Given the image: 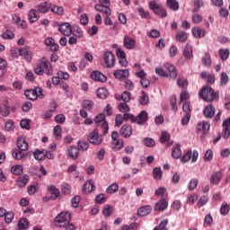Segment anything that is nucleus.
Wrapping results in <instances>:
<instances>
[{"label": "nucleus", "mask_w": 230, "mask_h": 230, "mask_svg": "<svg viewBox=\"0 0 230 230\" xmlns=\"http://www.w3.org/2000/svg\"><path fill=\"white\" fill-rule=\"evenodd\" d=\"M128 119H130L132 123L145 125V122L148 121V113L146 111H142L137 117L132 113H124L123 116L121 114H117L115 119L116 126L120 127V125H123V121H128Z\"/></svg>", "instance_id": "1"}, {"label": "nucleus", "mask_w": 230, "mask_h": 230, "mask_svg": "<svg viewBox=\"0 0 230 230\" xmlns=\"http://www.w3.org/2000/svg\"><path fill=\"white\" fill-rule=\"evenodd\" d=\"M35 75H39L42 76V75H48V76H51L53 75V67L51 66V63L46 58H42V59L38 62L34 67Z\"/></svg>", "instance_id": "2"}, {"label": "nucleus", "mask_w": 230, "mask_h": 230, "mask_svg": "<svg viewBox=\"0 0 230 230\" xmlns=\"http://www.w3.org/2000/svg\"><path fill=\"white\" fill-rule=\"evenodd\" d=\"M199 96L204 102H217L218 101V93L215 92L213 88L209 85L203 86L199 92Z\"/></svg>", "instance_id": "3"}, {"label": "nucleus", "mask_w": 230, "mask_h": 230, "mask_svg": "<svg viewBox=\"0 0 230 230\" xmlns=\"http://www.w3.org/2000/svg\"><path fill=\"white\" fill-rule=\"evenodd\" d=\"M149 8L155 13V15H158V17L164 18L168 15V13H166V9L161 5V4H158L155 2V0H152L149 2Z\"/></svg>", "instance_id": "4"}, {"label": "nucleus", "mask_w": 230, "mask_h": 230, "mask_svg": "<svg viewBox=\"0 0 230 230\" xmlns=\"http://www.w3.org/2000/svg\"><path fill=\"white\" fill-rule=\"evenodd\" d=\"M71 222V213L69 212H61L58 216L56 217L55 226L58 227H64L66 224Z\"/></svg>", "instance_id": "5"}, {"label": "nucleus", "mask_w": 230, "mask_h": 230, "mask_svg": "<svg viewBox=\"0 0 230 230\" xmlns=\"http://www.w3.org/2000/svg\"><path fill=\"white\" fill-rule=\"evenodd\" d=\"M95 123L101 127L103 136L109 134V123L105 120V114L101 113L94 118Z\"/></svg>", "instance_id": "6"}, {"label": "nucleus", "mask_w": 230, "mask_h": 230, "mask_svg": "<svg viewBox=\"0 0 230 230\" xmlns=\"http://www.w3.org/2000/svg\"><path fill=\"white\" fill-rule=\"evenodd\" d=\"M88 141L89 143H91V145H102L103 141V137L102 136V134H100L98 128L93 129L88 135Z\"/></svg>", "instance_id": "7"}, {"label": "nucleus", "mask_w": 230, "mask_h": 230, "mask_svg": "<svg viewBox=\"0 0 230 230\" xmlns=\"http://www.w3.org/2000/svg\"><path fill=\"white\" fill-rule=\"evenodd\" d=\"M197 159H199V152L197 150H189L186 152L181 159V162L184 164L190 163H197Z\"/></svg>", "instance_id": "8"}, {"label": "nucleus", "mask_w": 230, "mask_h": 230, "mask_svg": "<svg viewBox=\"0 0 230 230\" xmlns=\"http://www.w3.org/2000/svg\"><path fill=\"white\" fill-rule=\"evenodd\" d=\"M24 94L27 100L35 101L39 96H42V88L35 87L34 89L25 90Z\"/></svg>", "instance_id": "9"}, {"label": "nucleus", "mask_w": 230, "mask_h": 230, "mask_svg": "<svg viewBox=\"0 0 230 230\" xmlns=\"http://www.w3.org/2000/svg\"><path fill=\"white\" fill-rule=\"evenodd\" d=\"M103 60L107 67L111 68L113 66L116 65V56H114L113 53L111 51H106L104 53Z\"/></svg>", "instance_id": "10"}, {"label": "nucleus", "mask_w": 230, "mask_h": 230, "mask_svg": "<svg viewBox=\"0 0 230 230\" xmlns=\"http://www.w3.org/2000/svg\"><path fill=\"white\" fill-rule=\"evenodd\" d=\"M221 136L224 139H229L230 137V117L223 121Z\"/></svg>", "instance_id": "11"}, {"label": "nucleus", "mask_w": 230, "mask_h": 230, "mask_svg": "<svg viewBox=\"0 0 230 230\" xmlns=\"http://www.w3.org/2000/svg\"><path fill=\"white\" fill-rule=\"evenodd\" d=\"M92 80H94V82H101L105 83L107 82V76L105 75L102 74L100 71H93L90 75Z\"/></svg>", "instance_id": "12"}, {"label": "nucleus", "mask_w": 230, "mask_h": 230, "mask_svg": "<svg viewBox=\"0 0 230 230\" xmlns=\"http://www.w3.org/2000/svg\"><path fill=\"white\" fill-rule=\"evenodd\" d=\"M159 141L162 145H164L166 143V146H172L173 145V141L170 140V133L166 131H163L160 137Z\"/></svg>", "instance_id": "13"}, {"label": "nucleus", "mask_w": 230, "mask_h": 230, "mask_svg": "<svg viewBox=\"0 0 230 230\" xmlns=\"http://www.w3.org/2000/svg\"><path fill=\"white\" fill-rule=\"evenodd\" d=\"M114 77L117 80H125L128 76H129L128 69H118L113 74Z\"/></svg>", "instance_id": "14"}, {"label": "nucleus", "mask_w": 230, "mask_h": 230, "mask_svg": "<svg viewBox=\"0 0 230 230\" xmlns=\"http://www.w3.org/2000/svg\"><path fill=\"white\" fill-rule=\"evenodd\" d=\"M40 19V14H39V11L35 9H31L28 13V21L31 24L37 22Z\"/></svg>", "instance_id": "15"}, {"label": "nucleus", "mask_w": 230, "mask_h": 230, "mask_svg": "<svg viewBox=\"0 0 230 230\" xmlns=\"http://www.w3.org/2000/svg\"><path fill=\"white\" fill-rule=\"evenodd\" d=\"M58 30L66 37H69V35H71V33H73V29L71 28V24H69V22H65V23L59 25Z\"/></svg>", "instance_id": "16"}, {"label": "nucleus", "mask_w": 230, "mask_h": 230, "mask_svg": "<svg viewBox=\"0 0 230 230\" xmlns=\"http://www.w3.org/2000/svg\"><path fill=\"white\" fill-rule=\"evenodd\" d=\"M94 190H96V186H94V181L90 180L84 184L82 191L83 193L87 194L91 193V191H94Z\"/></svg>", "instance_id": "17"}, {"label": "nucleus", "mask_w": 230, "mask_h": 230, "mask_svg": "<svg viewBox=\"0 0 230 230\" xmlns=\"http://www.w3.org/2000/svg\"><path fill=\"white\" fill-rule=\"evenodd\" d=\"M120 136L128 139L132 136V126L130 125H123L119 130Z\"/></svg>", "instance_id": "18"}, {"label": "nucleus", "mask_w": 230, "mask_h": 230, "mask_svg": "<svg viewBox=\"0 0 230 230\" xmlns=\"http://www.w3.org/2000/svg\"><path fill=\"white\" fill-rule=\"evenodd\" d=\"M123 44L126 49H136V40L128 36H124Z\"/></svg>", "instance_id": "19"}, {"label": "nucleus", "mask_w": 230, "mask_h": 230, "mask_svg": "<svg viewBox=\"0 0 230 230\" xmlns=\"http://www.w3.org/2000/svg\"><path fill=\"white\" fill-rule=\"evenodd\" d=\"M166 208H168V200L166 199H161L155 203L154 209L155 211L163 212Z\"/></svg>", "instance_id": "20"}, {"label": "nucleus", "mask_w": 230, "mask_h": 230, "mask_svg": "<svg viewBox=\"0 0 230 230\" xmlns=\"http://www.w3.org/2000/svg\"><path fill=\"white\" fill-rule=\"evenodd\" d=\"M164 67L169 72L170 78H172V80H175V78H177V68L175 67V66L170 63H165Z\"/></svg>", "instance_id": "21"}, {"label": "nucleus", "mask_w": 230, "mask_h": 230, "mask_svg": "<svg viewBox=\"0 0 230 230\" xmlns=\"http://www.w3.org/2000/svg\"><path fill=\"white\" fill-rule=\"evenodd\" d=\"M47 190L49 192H50L52 200H56V199H58V197H60V190L57 189V186L48 185Z\"/></svg>", "instance_id": "22"}, {"label": "nucleus", "mask_w": 230, "mask_h": 230, "mask_svg": "<svg viewBox=\"0 0 230 230\" xmlns=\"http://www.w3.org/2000/svg\"><path fill=\"white\" fill-rule=\"evenodd\" d=\"M150 213H152V206L150 205L140 207L137 209L138 217H146V215H150Z\"/></svg>", "instance_id": "23"}, {"label": "nucleus", "mask_w": 230, "mask_h": 230, "mask_svg": "<svg viewBox=\"0 0 230 230\" xmlns=\"http://www.w3.org/2000/svg\"><path fill=\"white\" fill-rule=\"evenodd\" d=\"M37 10L40 13H48L51 10V4L44 2L37 5Z\"/></svg>", "instance_id": "24"}, {"label": "nucleus", "mask_w": 230, "mask_h": 230, "mask_svg": "<svg viewBox=\"0 0 230 230\" xmlns=\"http://www.w3.org/2000/svg\"><path fill=\"white\" fill-rule=\"evenodd\" d=\"M183 57L186 60H190V58H193V47L189 43L186 44L183 49Z\"/></svg>", "instance_id": "25"}, {"label": "nucleus", "mask_w": 230, "mask_h": 230, "mask_svg": "<svg viewBox=\"0 0 230 230\" xmlns=\"http://www.w3.org/2000/svg\"><path fill=\"white\" fill-rule=\"evenodd\" d=\"M203 114L206 118H213L215 116V106L213 104H208L205 107Z\"/></svg>", "instance_id": "26"}, {"label": "nucleus", "mask_w": 230, "mask_h": 230, "mask_svg": "<svg viewBox=\"0 0 230 230\" xmlns=\"http://www.w3.org/2000/svg\"><path fill=\"white\" fill-rule=\"evenodd\" d=\"M220 181H222V172H215L210 176V183L217 185L220 183Z\"/></svg>", "instance_id": "27"}, {"label": "nucleus", "mask_w": 230, "mask_h": 230, "mask_svg": "<svg viewBox=\"0 0 230 230\" xmlns=\"http://www.w3.org/2000/svg\"><path fill=\"white\" fill-rule=\"evenodd\" d=\"M172 155L173 159H181V156L182 155V151L181 150V145L176 144L174 146H172Z\"/></svg>", "instance_id": "28"}, {"label": "nucleus", "mask_w": 230, "mask_h": 230, "mask_svg": "<svg viewBox=\"0 0 230 230\" xmlns=\"http://www.w3.org/2000/svg\"><path fill=\"white\" fill-rule=\"evenodd\" d=\"M30 181V176L28 174H23L17 179V185L19 188H24L28 181Z\"/></svg>", "instance_id": "29"}, {"label": "nucleus", "mask_w": 230, "mask_h": 230, "mask_svg": "<svg viewBox=\"0 0 230 230\" xmlns=\"http://www.w3.org/2000/svg\"><path fill=\"white\" fill-rule=\"evenodd\" d=\"M30 227V223L26 217H22L18 221V229L19 230H27Z\"/></svg>", "instance_id": "30"}, {"label": "nucleus", "mask_w": 230, "mask_h": 230, "mask_svg": "<svg viewBox=\"0 0 230 230\" xmlns=\"http://www.w3.org/2000/svg\"><path fill=\"white\" fill-rule=\"evenodd\" d=\"M17 146L22 152H26L29 148V145L24 138H18L17 140Z\"/></svg>", "instance_id": "31"}, {"label": "nucleus", "mask_w": 230, "mask_h": 230, "mask_svg": "<svg viewBox=\"0 0 230 230\" xmlns=\"http://www.w3.org/2000/svg\"><path fill=\"white\" fill-rule=\"evenodd\" d=\"M200 77L202 80H207V84H215V75L202 72Z\"/></svg>", "instance_id": "32"}, {"label": "nucleus", "mask_w": 230, "mask_h": 230, "mask_svg": "<svg viewBox=\"0 0 230 230\" xmlns=\"http://www.w3.org/2000/svg\"><path fill=\"white\" fill-rule=\"evenodd\" d=\"M19 53L21 57H23L27 62H31L33 57L31 56V52H30L27 49H20Z\"/></svg>", "instance_id": "33"}, {"label": "nucleus", "mask_w": 230, "mask_h": 230, "mask_svg": "<svg viewBox=\"0 0 230 230\" xmlns=\"http://www.w3.org/2000/svg\"><path fill=\"white\" fill-rule=\"evenodd\" d=\"M112 213H114V208L111 205H104L102 209L103 217L109 218Z\"/></svg>", "instance_id": "34"}, {"label": "nucleus", "mask_w": 230, "mask_h": 230, "mask_svg": "<svg viewBox=\"0 0 230 230\" xmlns=\"http://www.w3.org/2000/svg\"><path fill=\"white\" fill-rule=\"evenodd\" d=\"M50 12L56 15H64V7L50 4Z\"/></svg>", "instance_id": "35"}, {"label": "nucleus", "mask_w": 230, "mask_h": 230, "mask_svg": "<svg viewBox=\"0 0 230 230\" xmlns=\"http://www.w3.org/2000/svg\"><path fill=\"white\" fill-rule=\"evenodd\" d=\"M192 35H194L196 39H202V37L206 36V30L200 28H194L192 30Z\"/></svg>", "instance_id": "36"}, {"label": "nucleus", "mask_w": 230, "mask_h": 230, "mask_svg": "<svg viewBox=\"0 0 230 230\" xmlns=\"http://www.w3.org/2000/svg\"><path fill=\"white\" fill-rule=\"evenodd\" d=\"M33 155L36 161H44L46 159L45 150L40 151L36 149L33 153Z\"/></svg>", "instance_id": "37"}, {"label": "nucleus", "mask_w": 230, "mask_h": 230, "mask_svg": "<svg viewBox=\"0 0 230 230\" xmlns=\"http://www.w3.org/2000/svg\"><path fill=\"white\" fill-rule=\"evenodd\" d=\"M79 154H80V148H78L77 146H71L70 149L68 150V155L72 159H76Z\"/></svg>", "instance_id": "38"}, {"label": "nucleus", "mask_w": 230, "mask_h": 230, "mask_svg": "<svg viewBox=\"0 0 230 230\" xmlns=\"http://www.w3.org/2000/svg\"><path fill=\"white\" fill-rule=\"evenodd\" d=\"M166 4L170 10L177 12L179 10V2L177 0H167Z\"/></svg>", "instance_id": "39"}, {"label": "nucleus", "mask_w": 230, "mask_h": 230, "mask_svg": "<svg viewBox=\"0 0 230 230\" xmlns=\"http://www.w3.org/2000/svg\"><path fill=\"white\" fill-rule=\"evenodd\" d=\"M94 8L97 12H102V13H105L106 16L111 15V8H109V5H95Z\"/></svg>", "instance_id": "40"}, {"label": "nucleus", "mask_w": 230, "mask_h": 230, "mask_svg": "<svg viewBox=\"0 0 230 230\" xmlns=\"http://www.w3.org/2000/svg\"><path fill=\"white\" fill-rule=\"evenodd\" d=\"M141 94L142 95L139 98L140 105H148V103H150V98H148V94H146L145 91H142Z\"/></svg>", "instance_id": "41"}, {"label": "nucleus", "mask_w": 230, "mask_h": 230, "mask_svg": "<svg viewBox=\"0 0 230 230\" xmlns=\"http://www.w3.org/2000/svg\"><path fill=\"white\" fill-rule=\"evenodd\" d=\"M153 177L155 181H161L163 179V171L161 170V167H155L153 170Z\"/></svg>", "instance_id": "42"}, {"label": "nucleus", "mask_w": 230, "mask_h": 230, "mask_svg": "<svg viewBox=\"0 0 230 230\" xmlns=\"http://www.w3.org/2000/svg\"><path fill=\"white\" fill-rule=\"evenodd\" d=\"M188 40V34L184 31H178L176 33V40H178V42H186V40Z\"/></svg>", "instance_id": "43"}, {"label": "nucleus", "mask_w": 230, "mask_h": 230, "mask_svg": "<svg viewBox=\"0 0 230 230\" xmlns=\"http://www.w3.org/2000/svg\"><path fill=\"white\" fill-rule=\"evenodd\" d=\"M97 96L102 100H105L109 96V92L105 88H99L97 90Z\"/></svg>", "instance_id": "44"}, {"label": "nucleus", "mask_w": 230, "mask_h": 230, "mask_svg": "<svg viewBox=\"0 0 230 230\" xmlns=\"http://www.w3.org/2000/svg\"><path fill=\"white\" fill-rule=\"evenodd\" d=\"M119 190V185L118 183H112L106 189V193H109L110 195H112L113 193H116Z\"/></svg>", "instance_id": "45"}, {"label": "nucleus", "mask_w": 230, "mask_h": 230, "mask_svg": "<svg viewBox=\"0 0 230 230\" xmlns=\"http://www.w3.org/2000/svg\"><path fill=\"white\" fill-rule=\"evenodd\" d=\"M81 106L83 107V109H85L86 111H91L94 106V103L93 102V101L84 100L82 102Z\"/></svg>", "instance_id": "46"}, {"label": "nucleus", "mask_w": 230, "mask_h": 230, "mask_svg": "<svg viewBox=\"0 0 230 230\" xmlns=\"http://www.w3.org/2000/svg\"><path fill=\"white\" fill-rule=\"evenodd\" d=\"M0 113L1 116H4V118L10 116V107H8L6 104L2 105L0 107Z\"/></svg>", "instance_id": "47"}, {"label": "nucleus", "mask_w": 230, "mask_h": 230, "mask_svg": "<svg viewBox=\"0 0 230 230\" xmlns=\"http://www.w3.org/2000/svg\"><path fill=\"white\" fill-rule=\"evenodd\" d=\"M11 172L13 175H22L23 169L22 165H14L11 168Z\"/></svg>", "instance_id": "48"}, {"label": "nucleus", "mask_w": 230, "mask_h": 230, "mask_svg": "<svg viewBox=\"0 0 230 230\" xmlns=\"http://www.w3.org/2000/svg\"><path fill=\"white\" fill-rule=\"evenodd\" d=\"M219 57L221 58V60H227L229 58V49H219Z\"/></svg>", "instance_id": "49"}, {"label": "nucleus", "mask_w": 230, "mask_h": 230, "mask_svg": "<svg viewBox=\"0 0 230 230\" xmlns=\"http://www.w3.org/2000/svg\"><path fill=\"white\" fill-rule=\"evenodd\" d=\"M197 186H199V180H197V178L191 179L188 185L189 191H193Z\"/></svg>", "instance_id": "50"}, {"label": "nucleus", "mask_w": 230, "mask_h": 230, "mask_svg": "<svg viewBox=\"0 0 230 230\" xmlns=\"http://www.w3.org/2000/svg\"><path fill=\"white\" fill-rule=\"evenodd\" d=\"M118 109L119 112H124V114H127V112H130V107L128 106L127 102H120Z\"/></svg>", "instance_id": "51"}, {"label": "nucleus", "mask_w": 230, "mask_h": 230, "mask_svg": "<svg viewBox=\"0 0 230 230\" xmlns=\"http://www.w3.org/2000/svg\"><path fill=\"white\" fill-rule=\"evenodd\" d=\"M168 219H164L159 226H155L153 230H168Z\"/></svg>", "instance_id": "52"}, {"label": "nucleus", "mask_w": 230, "mask_h": 230, "mask_svg": "<svg viewBox=\"0 0 230 230\" xmlns=\"http://www.w3.org/2000/svg\"><path fill=\"white\" fill-rule=\"evenodd\" d=\"M12 155L14 159H17L18 161L24 157V154L20 149H13Z\"/></svg>", "instance_id": "53"}, {"label": "nucleus", "mask_w": 230, "mask_h": 230, "mask_svg": "<svg viewBox=\"0 0 230 230\" xmlns=\"http://www.w3.org/2000/svg\"><path fill=\"white\" fill-rule=\"evenodd\" d=\"M201 62L203 66L208 67V66H211V56L208 53L205 54L201 58Z\"/></svg>", "instance_id": "54"}, {"label": "nucleus", "mask_w": 230, "mask_h": 230, "mask_svg": "<svg viewBox=\"0 0 230 230\" xmlns=\"http://www.w3.org/2000/svg\"><path fill=\"white\" fill-rule=\"evenodd\" d=\"M228 82H229V75H227V73L222 72L220 75V84L227 85Z\"/></svg>", "instance_id": "55"}, {"label": "nucleus", "mask_w": 230, "mask_h": 230, "mask_svg": "<svg viewBox=\"0 0 230 230\" xmlns=\"http://www.w3.org/2000/svg\"><path fill=\"white\" fill-rule=\"evenodd\" d=\"M138 13L142 19H150V13L143 7L138 9Z\"/></svg>", "instance_id": "56"}, {"label": "nucleus", "mask_w": 230, "mask_h": 230, "mask_svg": "<svg viewBox=\"0 0 230 230\" xmlns=\"http://www.w3.org/2000/svg\"><path fill=\"white\" fill-rule=\"evenodd\" d=\"M4 217V220H5V224H12V222L13 221V217H15V215L13 214V212H6Z\"/></svg>", "instance_id": "57"}, {"label": "nucleus", "mask_w": 230, "mask_h": 230, "mask_svg": "<svg viewBox=\"0 0 230 230\" xmlns=\"http://www.w3.org/2000/svg\"><path fill=\"white\" fill-rule=\"evenodd\" d=\"M61 190L65 195H71V185L68 183H63L61 185Z\"/></svg>", "instance_id": "58"}, {"label": "nucleus", "mask_w": 230, "mask_h": 230, "mask_svg": "<svg viewBox=\"0 0 230 230\" xmlns=\"http://www.w3.org/2000/svg\"><path fill=\"white\" fill-rule=\"evenodd\" d=\"M54 136L56 139H60V137H62V127L58 125L54 128Z\"/></svg>", "instance_id": "59"}, {"label": "nucleus", "mask_w": 230, "mask_h": 230, "mask_svg": "<svg viewBox=\"0 0 230 230\" xmlns=\"http://www.w3.org/2000/svg\"><path fill=\"white\" fill-rule=\"evenodd\" d=\"M144 144L148 146L149 148H152L155 146V140L150 137L144 138Z\"/></svg>", "instance_id": "60"}, {"label": "nucleus", "mask_w": 230, "mask_h": 230, "mask_svg": "<svg viewBox=\"0 0 230 230\" xmlns=\"http://www.w3.org/2000/svg\"><path fill=\"white\" fill-rule=\"evenodd\" d=\"M204 161L205 163H209L211 159H213V151L211 149H208L204 155Z\"/></svg>", "instance_id": "61"}, {"label": "nucleus", "mask_w": 230, "mask_h": 230, "mask_svg": "<svg viewBox=\"0 0 230 230\" xmlns=\"http://www.w3.org/2000/svg\"><path fill=\"white\" fill-rule=\"evenodd\" d=\"M229 209H230L229 205L227 203H225V204L221 205L220 214L223 216L228 215Z\"/></svg>", "instance_id": "62"}, {"label": "nucleus", "mask_w": 230, "mask_h": 230, "mask_svg": "<svg viewBox=\"0 0 230 230\" xmlns=\"http://www.w3.org/2000/svg\"><path fill=\"white\" fill-rule=\"evenodd\" d=\"M204 224H205V226H208L209 227H210V226H213V217L211 216V214H208L205 217Z\"/></svg>", "instance_id": "63"}, {"label": "nucleus", "mask_w": 230, "mask_h": 230, "mask_svg": "<svg viewBox=\"0 0 230 230\" xmlns=\"http://www.w3.org/2000/svg\"><path fill=\"white\" fill-rule=\"evenodd\" d=\"M60 80H69V74L64 71H58V74Z\"/></svg>", "instance_id": "64"}]
</instances>
